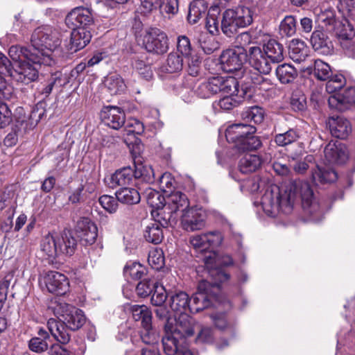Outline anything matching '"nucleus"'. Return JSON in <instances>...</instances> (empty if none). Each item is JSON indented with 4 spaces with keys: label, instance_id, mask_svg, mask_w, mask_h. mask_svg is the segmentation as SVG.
<instances>
[{
    "label": "nucleus",
    "instance_id": "f257e3e1",
    "mask_svg": "<svg viewBox=\"0 0 355 355\" xmlns=\"http://www.w3.org/2000/svg\"><path fill=\"white\" fill-rule=\"evenodd\" d=\"M302 200L303 209L318 221L322 214V209L313 197V192L307 182H295L289 184L282 192L275 184L268 185L261 197V204L263 211L271 217H275L279 212L285 214L291 213L293 202L297 195Z\"/></svg>",
    "mask_w": 355,
    "mask_h": 355
},
{
    "label": "nucleus",
    "instance_id": "f03ea898",
    "mask_svg": "<svg viewBox=\"0 0 355 355\" xmlns=\"http://www.w3.org/2000/svg\"><path fill=\"white\" fill-rule=\"evenodd\" d=\"M31 53L28 48L19 45H13L9 49V56L15 62L10 74L13 80L28 85L38 78L41 65H46V63L40 56L31 55Z\"/></svg>",
    "mask_w": 355,
    "mask_h": 355
},
{
    "label": "nucleus",
    "instance_id": "7ed1b4c3",
    "mask_svg": "<svg viewBox=\"0 0 355 355\" xmlns=\"http://www.w3.org/2000/svg\"><path fill=\"white\" fill-rule=\"evenodd\" d=\"M32 47L28 49L31 55L40 56L46 66L55 64L53 52L60 46V33L52 26L44 25L35 28L31 40Z\"/></svg>",
    "mask_w": 355,
    "mask_h": 355
},
{
    "label": "nucleus",
    "instance_id": "20e7f679",
    "mask_svg": "<svg viewBox=\"0 0 355 355\" xmlns=\"http://www.w3.org/2000/svg\"><path fill=\"white\" fill-rule=\"evenodd\" d=\"M195 320L188 314H181L178 318H167L164 324L165 336L162 338L164 352L173 354L175 345L185 344V339L194 333Z\"/></svg>",
    "mask_w": 355,
    "mask_h": 355
},
{
    "label": "nucleus",
    "instance_id": "39448f33",
    "mask_svg": "<svg viewBox=\"0 0 355 355\" xmlns=\"http://www.w3.org/2000/svg\"><path fill=\"white\" fill-rule=\"evenodd\" d=\"M76 247V240L69 232H64L61 236L49 234L42 240L41 251L50 263L62 254L72 255Z\"/></svg>",
    "mask_w": 355,
    "mask_h": 355
},
{
    "label": "nucleus",
    "instance_id": "423d86ee",
    "mask_svg": "<svg viewBox=\"0 0 355 355\" xmlns=\"http://www.w3.org/2000/svg\"><path fill=\"white\" fill-rule=\"evenodd\" d=\"M218 288L215 285L211 284L207 280H202L199 282L197 292L192 296L190 301V312L198 313L211 305L223 309H228L231 307L230 302L225 297L216 295L212 289Z\"/></svg>",
    "mask_w": 355,
    "mask_h": 355
},
{
    "label": "nucleus",
    "instance_id": "0eeeda50",
    "mask_svg": "<svg viewBox=\"0 0 355 355\" xmlns=\"http://www.w3.org/2000/svg\"><path fill=\"white\" fill-rule=\"evenodd\" d=\"M254 12L248 7L239 6L227 9L223 14L221 30L227 37L233 36L239 28H244L253 21Z\"/></svg>",
    "mask_w": 355,
    "mask_h": 355
},
{
    "label": "nucleus",
    "instance_id": "6e6552de",
    "mask_svg": "<svg viewBox=\"0 0 355 355\" xmlns=\"http://www.w3.org/2000/svg\"><path fill=\"white\" fill-rule=\"evenodd\" d=\"M306 71L320 81H327L326 90L328 93H334L341 89L346 83L345 78L340 73L333 74L329 64L318 59L306 69Z\"/></svg>",
    "mask_w": 355,
    "mask_h": 355
},
{
    "label": "nucleus",
    "instance_id": "1a4fd4ad",
    "mask_svg": "<svg viewBox=\"0 0 355 355\" xmlns=\"http://www.w3.org/2000/svg\"><path fill=\"white\" fill-rule=\"evenodd\" d=\"M237 86L238 81L233 77L213 76L200 83L195 92L199 97L207 98L218 92L232 94Z\"/></svg>",
    "mask_w": 355,
    "mask_h": 355
},
{
    "label": "nucleus",
    "instance_id": "9d476101",
    "mask_svg": "<svg viewBox=\"0 0 355 355\" xmlns=\"http://www.w3.org/2000/svg\"><path fill=\"white\" fill-rule=\"evenodd\" d=\"M50 309L55 316L61 318L71 331L78 330L85 323L86 318L83 311L72 305L63 302H55Z\"/></svg>",
    "mask_w": 355,
    "mask_h": 355
},
{
    "label": "nucleus",
    "instance_id": "9b49d317",
    "mask_svg": "<svg viewBox=\"0 0 355 355\" xmlns=\"http://www.w3.org/2000/svg\"><path fill=\"white\" fill-rule=\"evenodd\" d=\"M65 24L69 28L92 29L94 24V16L90 9L76 7L67 14Z\"/></svg>",
    "mask_w": 355,
    "mask_h": 355
},
{
    "label": "nucleus",
    "instance_id": "f8f14e48",
    "mask_svg": "<svg viewBox=\"0 0 355 355\" xmlns=\"http://www.w3.org/2000/svg\"><path fill=\"white\" fill-rule=\"evenodd\" d=\"M40 283L44 284L49 293L60 295L65 294L69 288L68 278L64 274L53 270L41 275Z\"/></svg>",
    "mask_w": 355,
    "mask_h": 355
},
{
    "label": "nucleus",
    "instance_id": "ddd939ff",
    "mask_svg": "<svg viewBox=\"0 0 355 355\" xmlns=\"http://www.w3.org/2000/svg\"><path fill=\"white\" fill-rule=\"evenodd\" d=\"M145 49L151 53L163 54L168 49V39L165 33L157 28H152L144 37Z\"/></svg>",
    "mask_w": 355,
    "mask_h": 355
},
{
    "label": "nucleus",
    "instance_id": "4468645a",
    "mask_svg": "<svg viewBox=\"0 0 355 355\" xmlns=\"http://www.w3.org/2000/svg\"><path fill=\"white\" fill-rule=\"evenodd\" d=\"M247 58V51L243 48L227 49L220 57L221 68L226 72H233L241 69Z\"/></svg>",
    "mask_w": 355,
    "mask_h": 355
},
{
    "label": "nucleus",
    "instance_id": "2eb2a0df",
    "mask_svg": "<svg viewBox=\"0 0 355 355\" xmlns=\"http://www.w3.org/2000/svg\"><path fill=\"white\" fill-rule=\"evenodd\" d=\"M180 217L182 227L186 231L200 230L205 226L206 212L201 208L191 207Z\"/></svg>",
    "mask_w": 355,
    "mask_h": 355
},
{
    "label": "nucleus",
    "instance_id": "dca6fc26",
    "mask_svg": "<svg viewBox=\"0 0 355 355\" xmlns=\"http://www.w3.org/2000/svg\"><path fill=\"white\" fill-rule=\"evenodd\" d=\"M247 58L250 65L260 73L268 74L271 70V62L263 50L258 46L249 47Z\"/></svg>",
    "mask_w": 355,
    "mask_h": 355
},
{
    "label": "nucleus",
    "instance_id": "f3484780",
    "mask_svg": "<svg viewBox=\"0 0 355 355\" xmlns=\"http://www.w3.org/2000/svg\"><path fill=\"white\" fill-rule=\"evenodd\" d=\"M331 109L344 112L355 105V87H349L343 93H336L328 98Z\"/></svg>",
    "mask_w": 355,
    "mask_h": 355
},
{
    "label": "nucleus",
    "instance_id": "a211bd4d",
    "mask_svg": "<svg viewBox=\"0 0 355 355\" xmlns=\"http://www.w3.org/2000/svg\"><path fill=\"white\" fill-rule=\"evenodd\" d=\"M101 119L105 125L118 130L124 124L125 116L121 108L116 106H107L101 110Z\"/></svg>",
    "mask_w": 355,
    "mask_h": 355
},
{
    "label": "nucleus",
    "instance_id": "6ab92c4d",
    "mask_svg": "<svg viewBox=\"0 0 355 355\" xmlns=\"http://www.w3.org/2000/svg\"><path fill=\"white\" fill-rule=\"evenodd\" d=\"M76 231L81 241L85 245L93 244L98 236L96 225L88 218H81L78 220Z\"/></svg>",
    "mask_w": 355,
    "mask_h": 355
},
{
    "label": "nucleus",
    "instance_id": "aec40b11",
    "mask_svg": "<svg viewBox=\"0 0 355 355\" xmlns=\"http://www.w3.org/2000/svg\"><path fill=\"white\" fill-rule=\"evenodd\" d=\"M256 128L245 123H234L226 129L225 137L229 142L236 144L239 141L256 132Z\"/></svg>",
    "mask_w": 355,
    "mask_h": 355
},
{
    "label": "nucleus",
    "instance_id": "412c9836",
    "mask_svg": "<svg viewBox=\"0 0 355 355\" xmlns=\"http://www.w3.org/2000/svg\"><path fill=\"white\" fill-rule=\"evenodd\" d=\"M324 157L330 164H344L348 154L345 146L340 142H329L324 150Z\"/></svg>",
    "mask_w": 355,
    "mask_h": 355
},
{
    "label": "nucleus",
    "instance_id": "4be33fe9",
    "mask_svg": "<svg viewBox=\"0 0 355 355\" xmlns=\"http://www.w3.org/2000/svg\"><path fill=\"white\" fill-rule=\"evenodd\" d=\"M47 327L53 338L61 344H67L71 339L70 329L60 318H50L47 322Z\"/></svg>",
    "mask_w": 355,
    "mask_h": 355
},
{
    "label": "nucleus",
    "instance_id": "5701e85b",
    "mask_svg": "<svg viewBox=\"0 0 355 355\" xmlns=\"http://www.w3.org/2000/svg\"><path fill=\"white\" fill-rule=\"evenodd\" d=\"M328 124L332 136L340 139L347 138L352 132L349 121L343 116L330 117Z\"/></svg>",
    "mask_w": 355,
    "mask_h": 355
},
{
    "label": "nucleus",
    "instance_id": "b1692460",
    "mask_svg": "<svg viewBox=\"0 0 355 355\" xmlns=\"http://www.w3.org/2000/svg\"><path fill=\"white\" fill-rule=\"evenodd\" d=\"M313 49L322 55H331L334 51V45L328 36L322 31H315L311 37Z\"/></svg>",
    "mask_w": 355,
    "mask_h": 355
},
{
    "label": "nucleus",
    "instance_id": "393cba45",
    "mask_svg": "<svg viewBox=\"0 0 355 355\" xmlns=\"http://www.w3.org/2000/svg\"><path fill=\"white\" fill-rule=\"evenodd\" d=\"M151 215L154 221L159 224L162 227L175 225L178 217V214L172 211L166 203H164L160 207L152 209Z\"/></svg>",
    "mask_w": 355,
    "mask_h": 355
},
{
    "label": "nucleus",
    "instance_id": "a878e982",
    "mask_svg": "<svg viewBox=\"0 0 355 355\" xmlns=\"http://www.w3.org/2000/svg\"><path fill=\"white\" fill-rule=\"evenodd\" d=\"M134 177V170L130 167H123L117 170L108 179L110 187L116 188L117 187H125L130 184Z\"/></svg>",
    "mask_w": 355,
    "mask_h": 355
},
{
    "label": "nucleus",
    "instance_id": "bb28decb",
    "mask_svg": "<svg viewBox=\"0 0 355 355\" xmlns=\"http://www.w3.org/2000/svg\"><path fill=\"white\" fill-rule=\"evenodd\" d=\"M71 29L73 31L71 34L69 50L71 52H76L83 49L90 42L92 38V29Z\"/></svg>",
    "mask_w": 355,
    "mask_h": 355
},
{
    "label": "nucleus",
    "instance_id": "cd10ccee",
    "mask_svg": "<svg viewBox=\"0 0 355 355\" xmlns=\"http://www.w3.org/2000/svg\"><path fill=\"white\" fill-rule=\"evenodd\" d=\"M166 204L178 216H179V213L182 215L191 208L189 207V202L187 196L180 191H176L169 195Z\"/></svg>",
    "mask_w": 355,
    "mask_h": 355
},
{
    "label": "nucleus",
    "instance_id": "c85d7f7f",
    "mask_svg": "<svg viewBox=\"0 0 355 355\" xmlns=\"http://www.w3.org/2000/svg\"><path fill=\"white\" fill-rule=\"evenodd\" d=\"M170 306L178 314H187L190 311V298L188 294L183 291H179L172 295L170 298Z\"/></svg>",
    "mask_w": 355,
    "mask_h": 355
},
{
    "label": "nucleus",
    "instance_id": "c756f323",
    "mask_svg": "<svg viewBox=\"0 0 355 355\" xmlns=\"http://www.w3.org/2000/svg\"><path fill=\"white\" fill-rule=\"evenodd\" d=\"M225 96L219 101L214 103V107H219L223 110H230L241 103L243 98L244 92L239 90V85L236 90L231 93H223Z\"/></svg>",
    "mask_w": 355,
    "mask_h": 355
},
{
    "label": "nucleus",
    "instance_id": "7c9ffc66",
    "mask_svg": "<svg viewBox=\"0 0 355 355\" xmlns=\"http://www.w3.org/2000/svg\"><path fill=\"white\" fill-rule=\"evenodd\" d=\"M263 50L272 63H278L284 60V47L274 39H270L266 42Z\"/></svg>",
    "mask_w": 355,
    "mask_h": 355
},
{
    "label": "nucleus",
    "instance_id": "2f4dec72",
    "mask_svg": "<svg viewBox=\"0 0 355 355\" xmlns=\"http://www.w3.org/2000/svg\"><path fill=\"white\" fill-rule=\"evenodd\" d=\"M288 55L291 60L300 63L308 55V47L303 41L293 39L288 45Z\"/></svg>",
    "mask_w": 355,
    "mask_h": 355
},
{
    "label": "nucleus",
    "instance_id": "473e14b6",
    "mask_svg": "<svg viewBox=\"0 0 355 355\" xmlns=\"http://www.w3.org/2000/svg\"><path fill=\"white\" fill-rule=\"evenodd\" d=\"M50 339L49 333L40 329L37 331V336L32 338L28 342V347L33 352L41 354L49 350L48 340Z\"/></svg>",
    "mask_w": 355,
    "mask_h": 355
},
{
    "label": "nucleus",
    "instance_id": "72a5a7b5",
    "mask_svg": "<svg viewBox=\"0 0 355 355\" xmlns=\"http://www.w3.org/2000/svg\"><path fill=\"white\" fill-rule=\"evenodd\" d=\"M207 3L203 0H194L189 6L187 20L189 24H195L203 17L207 11Z\"/></svg>",
    "mask_w": 355,
    "mask_h": 355
},
{
    "label": "nucleus",
    "instance_id": "f704fd0d",
    "mask_svg": "<svg viewBox=\"0 0 355 355\" xmlns=\"http://www.w3.org/2000/svg\"><path fill=\"white\" fill-rule=\"evenodd\" d=\"M135 320L141 321L144 329H148L151 327L152 313L149 309L145 305H132L130 308Z\"/></svg>",
    "mask_w": 355,
    "mask_h": 355
},
{
    "label": "nucleus",
    "instance_id": "c9c22d12",
    "mask_svg": "<svg viewBox=\"0 0 355 355\" xmlns=\"http://www.w3.org/2000/svg\"><path fill=\"white\" fill-rule=\"evenodd\" d=\"M183 58L179 53L171 52L162 67V71L168 73L181 71L184 66Z\"/></svg>",
    "mask_w": 355,
    "mask_h": 355
},
{
    "label": "nucleus",
    "instance_id": "e433bc0d",
    "mask_svg": "<svg viewBox=\"0 0 355 355\" xmlns=\"http://www.w3.org/2000/svg\"><path fill=\"white\" fill-rule=\"evenodd\" d=\"M203 261L208 269H216L219 266H228L233 263L230 256H219L215 252H209L208 255L203 257Z\"/></svg>",
    "mask_w": 355,
    "mask_h": 355
},
{
    "label": "nucleus",
    "instance_id": "4c0bfd02",
    "mask_svg": "<svg viewBox=\"0 0 355 355\" xmlns=\"http://www.w3.org/2000/svg\"><path fill=\"white\" fill-rule=\"evenodd\" d=\"M115 195L119 202L126 205H135L141 200L139 192L132 187H122L116 192Z\"/></svg>",
    "mask_w": 355,
    "mask_h": 355
},
{
    "label": "nucleus",
    "instance_id": "58836bf2",
    "mask_svg": "<svg viewBox=\"0 0 355 355\" xmlns=\"http://www.w3.org/2000/svg\"><path fill=\"white\" fill-rule=\"evenodd\" d=\"M261 159L257 155L246 154L239 162V169L242 173H252L257 170L261 164Z\"/></svg>",
    "mask_w": 355,
    "mask_h": 355
},
{
    "label": "nucleus",
    "instance_id": "ea45409f",
    "mask_svg": "<svg viewBox=\"0 0 355 355\" xmlns=\"http://www.w3.org/2000/svg\"><path fill=\"white\" fill-rule=\"evenodd\" d=\"M277 78L282 84L292 83L297 76V69L289 64L279 65L275 71Z\"/></svg>",
    "mask_w": 355,
    "mask_h": 355
},
{
    "label": "nucleus",
    "instance_id": "a19ab883",
    "mask_svg": "<svg viewBox=\"0 0 355 355\" xmlns=\"http://www.w3.org/2000/svg\"><path fill=\"white\" fill-rule=\"evenodd\" d=\"M318 21L322 28L331 32L336 29L339 22L336 18V12L333 9H326L318 15Z\"/></svg>",
    "mask_w": 355,
    "mask_h": 355
},
{
    "label": "nucleus",
    "instance_id": "79ce46f5",
    "mask_svg": "<svg viewBox=\"0 0 355 355\" xmlns=\"http://www.w3.org/2000/svg\"><path fill=\"white\" fill-rule=\"evenodd\" d=\"M312 178L315 183H327L335 181L337 179L336 173L330 169L315 166L312 171Z\"/></svg>",
    "mask_w": 355,
    "mask_h": 355
},
{
    "label": "nucleus",
    "instance_id": "37998d69",
    "mask_svg": "<svg viewBox=\"0 0 355 355\" xmlns=\"http://www.w3.org/2000/svg\"><path fill=\"white\" fill-rule=\"evenodd\" d=\"M104 85L112 95L120 94L125 88L123 80L118 74H110L107 76L105 79Z\"/></svg>",
    "mask_w": 355,
    "mask_h": 355
},
{
    "label": "nucleus",
    "instance_id": "c03bdc74",
    "mask_svg": "<svg viewBox=\"0 0 355 355\" xmlns=\"http://www.w3.org/2000/svg\"><path fill=\"white\" fill-rule=\"evenodd\" d=\"M123 273L126 277H130L133 280H139L147 274V269L138 262L130 261L125 265Z\"/></svg>",
    "mask_w": 355,
    "mask_h": 355
},
{
    "label": "nucleus",
    "instance_id": "a18cd8bd",
    "mask_svg": "<svg viewBox=\"0 0 355 355\" xmlns=\"http://www.w3.org/2000/svg\"><path fill=\"white\" fill-rule=\"evenodd\" d=\"M331 32L335 33L340 41L341 45H343V42L351 40L355 35L352 26L347 20H345L344 22L339 21L336 26V29Z\"/></svg>",
    "mask_w": 355,
    "mask_h": 355
},
{
    "label": "nucleus",
    "instance_id": "49530a36",
    "mask_svg": "<svg viewBox=\"0 0 355 355\" xmlns=\"http://www.w3.org/2000/svg\"><path fill=\"white\" fill-rule=\"evenodd\" d=\"M144 237L149 243L154 244L160 243L164 238L161 225L155 221L148 225L146 227Z\"/></svg>",
    "mask_w": 355,
    "mask_h": 355
},
{
    "label": "nucleus",
    "instance_id": "de8ad7c7",
    "mask_svg": "<svg viewBox=\"0 0 355 355\" xmlns=\"http://www.w3.org/2000/svg\"><path fill=\"white\" fill-rule=\"evenodd\" d=\"M261 146V141L259 137L251 135L242 139L235 144L239 151L245 152L258 149Z\"/></svg>",
    "mask_w": 355,
    "mask_h": 355
},
{
    "label": "nucleus",
    "instance_id": "09e8293b",
    "mask_svg": "<svg viewBox=\"0 0 355 355\" xmlns=\"http://www.w3.org/2000/svg\"><path fill=\"white\" fill-rule=\"evenodd\" d=\"M243 120L253 121L254 123H261L264 118L263 110L258 106L247 108L241 114Z\"/></svg>",
    "mask_w": 355,
    "mask_h": 355
},
{
    "label": "nucleus",
    "instance_id": "8fccbe9b",
    "mask_svg": "<svg viewBox=\"0 0 355 355\" xmlns=\"http://www.w3.org/2000/svg\"><path fill=\"white\" fill-rule=\"evenodd\" d=\"M144 195L148 205L152 207V209L162 207L165 200L164 196L159 192L151 188L146 189Z\"/></svg>",
    "mask_w": 355,
    "mask_h": 355
},
{
    "label": "nucleus",
    "instance_id": "3c124183",
    "mask_svg": "<svg viewBox=\"0 0 355 355\" xmlns=\"http://www.w3.org/2000/svg\"><path fill=\"white\" fill-rule=\"evenodd\" d=\"M206 233L200 235H196L191 238V244L197 252H204L205 256L208 255L209 252H214L209 250V244L207 241Z\"/></svg>",
    "mask_w": 355,
    "mask_h": 355
},
{
    "label": "nucleus",
    "instance_id": "603ef678",
    "mask_svg": "<svg viewBox=\"0 0 355 355\" xmlns=\"http://www.w3.org/2000/svg\"><path fill=\"white\" fill-rule=\"evenodd\" d=\"M279 30L282 35L291 37L296 32V20L292 15H288L282 21Z\"/></svg>",
    "mask_w": 355,
    "mask_h": 355
},
{
    "label": "nucleus",
    "instance_id": "864d4df0",
    "mask_svg": "<svg viewBox=\"0 0 355 355\" xmlns=\"http://www.w3.org/2000/svg\"><path fill=\"white\" fill-rule=\"evenodd\" d=\"M148 261L149 265L155 270H159L164 266V257L161 249H154L148 254Z\"/></svg>",
    "mask_w": 355,
    "mask_h": 355
},
{
    "label": "nucleus",
    "instance_id": "5fc2aeb1",
    "mask_svg": "<svg viewBox=\"0 0 355 355\" xmlns=\"http://www.w3.org/2000/svg\"><path fill=\"white\" fill-rule=\"evenodd\" d=\"M298 137L297 131L290 129L284 133L277 134L275 137V141L279 146H285L295 142Z\"/></svg>",
    "mask_w": 355,
    "mask_h": 355
},
{
    "label": "nucleus",
    "instance_id": "6e6d98bb",
    "mask_svg": "<svg viewBox=\"0 0 355 355\" xmlns=\"http://www.w3.org/2000/svg\"><path fill=\"white\" fill-rule=\"evenodd\" d=\"M153 291L151 303L156 306H161L165 302L167 297L165 288L162 285L154 283Z\"/></svg>",
    "mask_w": 355,
    "mask_h": 355
},
{
    "label": "nucleus",
    "instance_id": "4d7b16f0",
    "mask_svg": "<svg viewBox=\"0 0 355 355\" xmlns=\"http://www.w3.org/2000/svg\"><path fill=\"white\" fill-rule=\"evenodd\" d=\"M291 106L295 111L302 112L306 108V98L301 91H295L291 98Z\"/></svg>",
    "mask_w": 355,
    "mask_h": 355
},
{
    "label": "nucleus",
    "instance_id": "13d9d810",
    "mask_svg": "<svg viewBox=\"0 0 355 355\" xmlns=\"http://www.w3.org/2000/svg\"><path fill=\"white\" fill-rule=\"evenodd\" d=\"M134 177L135 179L142 178L144 181L153 180V170L150 166H144L142 164H135Z\"/></svg>",
    "mask_w": 355,
    "mask_h": 355
},
{
    "label": "nucleus",
    "instance_id": "bf43d9fd",
    "mask_svg": "<svg viewBox=\"0 0 355 355\" xmlns=\"http://www.w3.org/2000/svg\"><path fill=\"white\" fill-rule=\"evenodd\" d=\"M99 203L109 213H114L118 209V202H119L116 197L109 195H103L98 199Z\"/></svg>",
    "mask_w": 355,
    "mask_h": 355
},
{
    "label": "nucleus",
    "instance_id": "052dcab7",
    "mask_svg": "<svg viewBox=\"0 0 355 355\" xmlns=\"http://www.w3.org/2000/svg\"><path fill=\"white\" fill-rule=\"evenodd\" d=\"M133 68L139 74V76L146 79L149 80L153 76V71L151 67L149 64L145 63L141 60H135L132 64Z\"/></svg>",
    "mask_w": 355,
    "mask_h": 355
},
{
    "label": "nucleus",
    "instance_id": "680f3d73",
    "mask_svg": "<svg viewBox=\"0 0 355 355\" xmlns=\"http://www.w3.org/2000/svg\"><path fill=\"white\" fill-rule=\"evenodd\" d=\"M174 52L179 53V54L184 58L189 57L191 53L189 39L184 35L179 36L178 38L177 51Z\"/></svg>",
    "mask_w": 355,
    "mask_h": 355
},
{
    "label": "nucleus",
    "instance_id": "e2e57ef3",
    "mask_svg": "<svg viewBox=\"0 0 355 355\" xmlns=\"http://www.w3.org/2000/svg\"><path fill=\"white\" fill-rule=\"evenodd\" d=\"M159 8L163 13L168 15L169 17L174 16L179 10L178 0H163L160 2Z\"/></svg>",
    "mask_w": 355,
    "mask_h": 355
},
{
    "label": "nucleus",
    "instance_id": "0e129e2a",
    "mask_svg": "<svg viewBox=\"0 0 355 355\" xmlns=\"http://www.w3.org/2000/svg\"><path fill=\"white\" fill-rule=\"evenodd\" d=\"M154 282L150 279H144L141 281L136 287V292L139 297H146L153 292Z\"/></svg>",
    "mask_w": 355,
    "mask_h": 355
},
{
    "label": "nucleus",
    "instance_id": "69168bd1",
    "mask_svg": "<svg viewBox=\"0 0 355 355\" xmlns=\"http://www.w3.org/2000/svg\"><path fill=\"white\" fill-rule=\"evenodd\" d=\"M12 121V112L8 105L0 102V128L8 125Z\"/></svg>",
    "mask_w": 355,
    "mask_h": 355
},
{
    "label": "nucleus",
    "instance_id": "338daca9",
    "mask_svg": "<svg viewBox=\"0 0 355 355\" xmlns=\"http://www.w3.org/2000/svg\"><path fill=\"white\" fill-rule=\"evenodd\" d=\"M205 26L211 35H216L219 32V20L216 15L208 13L206 18Z\"/></svg>",
    "mask_w": 355,
    "mask_h": 355
},
{
    "label": "nucleus",
    "instance_id": "774afa93",
    "mask_svg": "<svg viewBox=\"0 0 355 355\" xmlns=\"http://www.w3.org/2000/svg\"><path fill=\"white\" fill-rule=\"evenodd\" d=\"M214 335L212 329L209 327H202L196 338L198 343H210L213 341Z\"/></svg>",
    "mask_w": 355,
    "mask_h": 355
}]
</instances>
